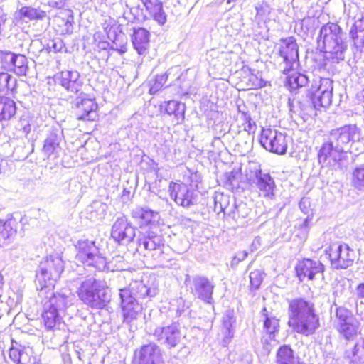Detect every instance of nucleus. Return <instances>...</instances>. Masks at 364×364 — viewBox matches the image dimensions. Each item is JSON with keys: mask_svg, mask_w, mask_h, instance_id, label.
<instances>
[{"mask_svg": "<svg viewBox=\"0 0 364 364\" xmlns=\"http://www.w3.org/2000/svg\"><path fill=\"white\" fill-rule=\"evenodd\" d=\"M16 104L9 97L0 96V122L12 119L16 113Z\"/></svg>", "mask_w": 364, "mask_h": 364, "instance_id": "72a5a7b5", "label": "nucleus"}, {"mask_svg": "<svg viewBox=\"0 0 364 364\" xmlns=\"http://www.w3.org/2000/svg\"><path fill=\"white\" fill-rule=\"evenodd\" d=\"M355 311L357 314L359 315L364 321V302L361 301L360 305L356 303Z\"/></svg>", "mask_w": 364, "mask_h": 364, "instance_id": "bf43d9fd", "label": "nucleus"}, {"mask_svg": "<svg viewBox=\"0 0 364 364\" xmlns=\"http://www.w3.org/2000/svg\"><path fill=\"white\" fill-rule=\"evenodd\" d=\"M20 18L23 20H42L46 17V12L31 6H23L19 11Z\"/></svg>", "mask_w": 364, "mask_h": 364, "instance_id": "a19ab883", "label": "nucleus"}, {"mask_svg": "<svg viewBox=\"0 0 364 364\" xmlns=\"http://www.w3.org/2000/svg\"><path fill=\"white\" fill-rule=\"evenodd\" d=\"M177 307L176 309L177 316H181L185 310L188 307L186 304L185 301L182 298H178L176 300Z\"/></svg>", "mask_w": 364, "mask_h": 364, "instance_id": "864d4df0", "label": "nucleus"}, {"mask_svg": "<svg viewBox=\"0 0 364 364\" xmlns=\"http://www.w3.org/2000/svg\"><path fill=\"white\" fill-rule=\"evenodd\" d=\"M80 75L77 70H63L57 76L58 82L68 91L77 93L82 86Z\"/></svg>", "mask_w": 364, "mask_h": 364, "instance_id": "bb28decb", "label": "nucleus"}, {"mask_svg": "<svg viewBox=\"0 0 364 364\" xmlns=\"http://www.w3.org/2000/svg\"><path fill=\"white\" fill-rule=\"evenodd\" d=\"M215 207L214 210L217 211L218 205H220V212L224 213L227 216V212L230 210V197L228 195L218 194L214 198Z\"/></svg>", "mask_w": 364, "mask_h": 364, "instance_id": "37998d69", "label": "nucleus"}, {"mask_svg": "<svg viewBox=\"0 0 364 364\" xmlns=\"http://www.w3.org/2000/svg\"><path fill=\"white\" fill-rule=\"evenodd\" d=\"M251 81H253V85L257 87H263L266 85V82L260 78L259 79L257 76L252 75L250 78Z\"/></svg>", "mask_w": 364, "mask_h": 364, "instance_id": "13d9d810", "label": "nucleus"}, {"mask_svg": "<svg viewBox=\"0 0 364 364\" xmlns=\"http://www.w3.org/2000/svg\"><path fill=\"white\" fill-rule=\"evenodd\" d=\"M3 284V278L0 275V284Z\"/></svg>", "mask_w": 364, "mask_h": 364, "instance_id": "69168bd1", "label": "nucleus"}, {"mask_svg": "<svg viewBox=\"0 0 364 364\" xmlns=\"http://www.w3.org/2000/svg\"><path fill=\"white\" fill-rule=\"evenodd\" d=\"M278 52L286 65L284 73L287 74V73L294 69V65L299 60V48L295 38L294 37L282 38Z\"/></svg>", "mask_w": 364, "mask_h": 364, "instance_id": "dca6fc26", "label": "nucleus"}, {"mask_svg": "<svg viewBox=\"0 0 364 364\" xmlns=\"http://www.w3.org/2000/svg\"><path fill=\"white\" fill-rule=\"evenodd\" d=\"M309 200L308 198H301V201L299 202V208L300 209L305 213H306L307 211V207L309 205Z\"/></svg>", "mask_w": 364, "mask_h": 364, "instance_id": "052dcab7", "label": "nucleus"}, {"mask_svg": "<svg viewBox=\"0 0 364 364\" xmlns=\"http://www.w3.org/2000/svg\"><path fill=\"white\" fill-rule=\"evenodd\" d=\"M167 80L168 74L166 73L156 75L154 84L150 87L149 92L151 95L157 93L163 87Z\"/></svg>", "mask_w": 364, "mask_h": 364, "instance_id": "09e8293b", "label": "nucleus"}, {"mask_svg": "<svg viewBox=\"0 0 364 364\" xmlns=\"http://www.w3.org/2000/svg\"><path fill=\"white\" fill-rule=\"evenodd\" d=\"M311 82L309 75L296 72L287 77L286 83L291 92L296 93L300 89L309 87Z\"/></svg>", "mask_w": 364, "mask_h": 364, "instance_id": "2f4dec72", "label": "nucleus"}, {"mask_svg": "<svg viewBox=\"0 0 364 364\" xmlns=\"http://www.w3.org/2000/svg\"><path fill=\"white\" fill-rule=\"evenodd\" d=\"M243 120L247 124V126L245 127V129L248 132H252L253 129V127L255 126V123L252 120L250 114H246Z\"/></svg>", "mask_w": 364, "mask_h": 364, "instance_id": "6e6d98bb", "label": "nucleus"}, {"mask_svg": "<svg viewBox=\"0 0 364 364\" xmlns=\"http://www.w3.org/2000/svg\"><path fill=\"white\" fill-rule=\"evenodd\" d=\"M18 223L12 215L7 216L1 228H0V235L5 240H9L16 235Z\"/></svg>", "mask_w": 364, "mask_h": 364, "instance_id": "58836bf2", "label": "nucleus"}, {"mask_svg": "<svg viewBox=\"0 0 364 364\" xmlns=\"http://www.w3.org/2000/svg\"><path fill=\"white\" fill-rule=\"evenodd\" d=\"M252 183L259 190L260 194L264 197L273 199L275 196V183L269 173H263L261 169H257L254 178H250Z\"/></svg>", "mask_w": 364, "mask_h": 364, "instance_id": "b1692460", "label": "nucleus"}, {"mask_svg": "<svg viewBox=\"0 0 364 364\" xmlns=\"http://www.w3.org/2000/svg\"><path fill=\"white\" fill-rule=\"evenodd\" d=\"M77 293L80 299L92 309H102L110 301L106 283L94 277H87L81 281Z\"/></svg>", "mask_w": 364, "mask_h": 364, "instance_id": "39448f33", "label": "nucleus"}, {"mask_svg": "<svg viewBox=\"0 0 364 364\" xmlns=\"http://www.w3.org/2000/svg\"><path fill=\"white\" fill-rule=\"evenodd\" d=\"M237 109H238V112L241 114L242 117V119H245V116L246 114H250L248 113V112H247V111L245 110V105H243V106L242 107L241 105H237Z\"/></svg>", "mask_w": 364, "mask_h": 364, "instance_id": "0e129e2a", "label": "nucleus"}, {"mask_svg": "<svg viewBox=\"0 0 364 364\" xmlns=\"http://www.w3.org/2000/svg\"><path fill=\"white\" fill-rule=\"evenodd\" d=\"M296 274L301 282L306 279L314 280L323 278L324 265L319 260L304 259L296 267Z\"/></svg>", "mask_w": 364, "mask_h": 364, "instance_id": "a211bd4d", "label": "nucleus"}, {"mask_svg": "<svg viewBox=\"0 0 364 364\" xmlns=\"http://www.w3.org/2000/svg\"><path fill=\"white\" fill-rule=\"evenodd\" d=\"M237 0H228V3L230 4L231 2H235Z\"/></svg>", "mask_w": 364, "mask_h": 364, "instance_id": "338daca9", "label": "nucleus"}, {"mask_svg": "<svg viewBox=\"0 0 364 364\" xmlns=\"http://www.w3.org/2000/svg\"><path fill=\"white\" fill-rule=\"evenodd\" d=\"M119 38L120 36L115 37L114 40L113 41L112 48L119 51L120 53H124L127 51L126 43H122L119 44L118 41H119Z\"/></svg>", "mask_w": 364, "mask_h": 364, "instance_id": "5fc2aeb1", "label": "nucleus"}, {"mask_svg": "<svg viewBox=\"0 0 364 364\" xmlns=\"http://www.w3.org/2000/svg\"><path fill=\"white\" fill-rule=\"evenodd\" d=\"M158 293L159 289L156 285H146L143 281H134L127 287L119 289V305L124 322L130 324L141 314L142 306L139 299H151Z\"/></svg>", "mask_w": 364, "mask_h": 364, "instance_id": "f03ea898", "label": "nucleus"}, {"mask_svg": "<svg viewBox=\"0 0 364 364\" xmlns=\"http://www.w3.org/2000/svg\"><path fill=\"white\" fill-rule=\"evenodd\" d=\"M132 42L139 55H143L149 43V32L144 28H134L132 35Z\"/></svg>", "mask_w": 364, "mask_h": 364, "instance_id": "c85d7f7f", "label": "nucleus"}, {"mask_svg": "<svg viewBox=\"0 0 364 364\" xmlns=\"http://www.w3.org/2000/svg\"><path fill=\"white\" fill-rule=\"evenodd\" d=\"M222 333L223 335V338L222 341V345L223 346H226L230 341H231L232 338L233 337L234 332L232 329H222Z\"/></svg>", "mask_w": 364, "mask_h": 364, "instance_id": "603ef678", "label": "nucleus"}, {"mask_svg": "<svg viewBox=\"0 0 364 364\" xmlns=\"http://www.w3.org/2000/svg\"><path fill=\"white\" fill-rule=\"evenodd\" d=\"M60 313L54 310L53 308L48 309L43 304V311L42 314L43 323L47 330L59 329L61 325L62 318Z\"/></svg>", "mask_w": 364, "mask_h": 364, "instance_id": "473e14b6", "label": "nucleus"}, {"mask_svg": "<svg viewBox=\"0 0 364 364\" xmlns=\"http://www.w3.org/2000/svg\"><path fill=\"white\" fill-rule=\"evenodd\" d=\"M333 81L329 78L316 77L312 79L311 86L307 89L309 98V108L313 111L326 107L331 104Z\"/></svg>", "mask_w": 364, "mask_h": 364, "instance_id": "0eeeda50", "label": "nucleus"}, {"mask_svg": "<svg viewBox=\"0 0 364 364\" xmlns=\"http://www.w3.org/2000/svg\"><path fill=\"white\" fill-rule=\"evenodd\" d=\"M52 289H46V291H44L43 294H41V295L44 294H48L47 297L49 299L44 303L46 308L48 309L53 308L54 310L63 314L67 308L73 305L74 296L68 289H64L60 292L55 294Z\"/></svg>", "mask_w": 364, "mask_h": 364, "instance_id": "f3484780", "label": "nucleus"}, {"mask_svg": "<svg viewBox=\"0 0 364 364\" xmlns=\"http://www.w3.org/2000/svg\"><path fill=\"white\" fill-rule=\"evenodd\" d=\"M277 364H304L289 345L281 346L277 352Z\"/></svg>", "mask_w": 364, "mask_h": 364, "instance_id": "7c9ffc66", "label": "nucleus"}, {"mask_svg": "<svg viewBox=\"0 0 364 364\" xmlns=\"http://www.w3.org/2000/svg\"><path fill=\"white\" fill-rule=\"evenodd\" d=\"M235 322L232 311H227L222 319V329H232V324Z\"/></svg>", "mask_w": 364, "mask_h": 364, "instance_id": "8fccbe9b", "label": "nucleus"}, {"mask_svg": "<svg viewBox=\"0 0 364 364\" xmlns=\"http://www.w3.org/2000/svg\"><path fill=\"white\" fill-rule=\"evenodd\" d=\"M146 11L159 24L164 25L167 21V16L163 9L162 3L159 0H141Z\"/></svg>", "mask_w": 364, "mask_h": 364, "instance_id": "c756f323", "label": "nucleus"}, {"mask_svg": "<svg viewBox=\"0 0 364 364\" xmlns=\"http://www.w3.org/2000/svg\"><path fill=\"white\" fill-rule=\"evenodd\" d=\"M63 137V131L58 127L51 128L44 140L42 149L43 153L48 158L58 154L60 147V143Z\"/></svg>", "mask_w": 364, "mask_h": 364, "instance_id": "393cba45", "label": "nucleus"}, {"mask_svg": "<svg viewBox=\"0 0 364 364\" xmlns=\"http://www.w3.org/2000/svg\"><path fill=\"white\" fill-rule=\"evenodd\" d=\"M213 283L205 277L198 276L193 279L192 292L207 304H213Z\"/></svg>", "mask_w": 364, "mask_h": 364, "instance_id": "5701e85b", "label": "nucleus"}, {"mask_svg": "<svg viewBox=\"0 0 364 364\" xmlns=\"http://www.w3.org/2000/svg\"><path fill=\"white\" fill-rule=\"evenodd\" d=\"M146 328L148 333L153 335L160 343L167 345L170 348L176 346L181 341V333L176 323L164 327Z\"/></svg>", "mask_w": 364, "mask_h": 364, "instance_id": "ddd939ff", "label": "nucleus"}, {"mask_svg": "<svg viewBox=\"0 0 364 364\" xmlns=\"http://www.w3.org/2000/svg\"><path fill=\"white\" fill-rule=\"evenodd\" d=\"M65 263L61 256L56 253L50 255L39 265V271L36 274L37 285L41 287L40 294L46 289L53 288L55 283L64 270Z\"/></svg>", "mask_w": 364, "mask_h": 364, "instance_id": "423d86ee", "label": "nucleus"}, {"mask_svg": "<svg viewBox=\"0 0 364 364\" xmlns=\"http://www.w3.org/2000/svg\"><path fill=\"white\" fill-rule=\"evenodd\" d=\"M137 364H162V355L159 346L154 343L143 345L135 352Z\"/></svg>", "mask_w": 364, "mask_h": 364, "instance_id": "412c9836", "label": "nucleus"}, {"mask_svg": "<svg viewBox=\"0 0 364 364\" xmlns=\"http://www.w3.org/2000/svg\"><path fill=\"white\" fill-rule=\"evenodd\" d=\"M357 299H364V282L360 283L355 289Z\"/></svg>", "mask_w": 364, "mask_h": 364, "instance_id": "4d7b16f0", "label": "nucleus"}, {"mask_svg": "<svg viewBox=\"0 0 364 364\" xmlns=\"http://www.w3.org/2000/svg\"><path fill=\"white\" fill-rule=\"evenodd\" d=\"M260 319L263 321V328L267 333L271 335L278 331L279 319L272 313H269L265 307L261 311Z\"/></svg>", "mask_w": 364, "mask_h": 364, "instance_id": "e433bc0d", "label": "nucleus"}, {"mask_svg": "<svg viewBox=\"0 0 364 364\" xmlns=\"http://www.w3.org/2000/svg\"><path fill=\"white\" fill-rule=\"evenodd\" d=\"M169 191L171 198L180 206L188 208L196 203L197 193L185 183L171 182Z\"/></svg>", "mask_w": 364, "mask_h": 364, "instance_id": "4468645a", "label": "nucleus"}, {"mask_svg": "<svg viewBox=\"0 0 364 364\" xmlns=\"http://www.w3.org/2000/svg\"><path fill=\"white\" fill-rule=\"evenodd\" d=\"M165 111L168 115H174L176 124H181L184 120L186 105L175 100L165 102Z\"/></svg>", "mask_w": 364, "mask_h": 364, "instance_id": "c9c22d12", "label": "nucleus"}, {"mask_svg": "<svg viewBox=\"0 0 364 364\" xmlns=\"http://www.w3.org/2000/svg\"><path fill=\"white\" fill-rule=\"evenodd\" d=\"M352 182L358 190H364V164H360L354 169Z\"/></svg>", "mask_w": 364, "mask_h": 364, "instance_id": "c03bdc74", "label": "nucleus"}, {"mask_svg": "<svg viewBox=\"0 0 364 364\" xmlns=\"http://www.w3.org/2000/svg\"><path fill=\"white\" fill-rule=\"evenodd\" d=\"M68 16L66 19L59 16L56 18V21L59 23V24H62V33L70 34L73 33V16L72 15L71 11H68Z\"/></svg>", "mask_w": 364, "mask_h": 364, "instance_id": "a18cd8bd", "label": "nucleus"}, {"mask_svg": "<svg viewBox=\"0 0 364 364\" xmlns=\"http://www.w3.org/2000/svg\"><path fill=\"white\" fill-rule=\"evenodd\" d=\"M76 259L87 267L95 270L98 264L99 259L102 257L100 247L95 241L87 239L80 240L75 245Z\"/></svg>", "mask_w": 364, "mask_h": 364, "instance_id": "9d476101", "label": "nucleus"}, {"mask_svg": "<svg viewBox=\"0 0 364 364\" xmlns=\"http://www.w3.org/2000/svg\"><path fill=\"white\" fill-rule=\"evenodd\" d=\"M264 279V272L256 269L250 274V282L251 289L257 290L259 288Z\"/></svg>", "mask_w": 364, "mask_h": 364, "instance_id": "de8ad7c7", "label": "nucleus"}, {"mask_svg": "<svg viewBox=\"0 0 364 364\" xmlns=\"http://www.w3.org/2000/svg\"><path fill=\"white\" fill-rule=\"evenodd\" d=\"M261 145L267 151L284 154L287 149V140L285 134L272 128H263L259 139Z\"/></svg>", "mask_w": 364, "mask_h": 364, "instance_id": "9b49d317", "label": "nucleus"}, {"mask_svg": "<svg viewBox=\"0 0 364 364\" xmlns=\"http://www.w3.org/2000/svg\"><path fill=\"white\" fill-rule=\"evenodd\" d=\"M131 215L141 228L148 226V229L157 228L156 223L160 218L159 212L152 210L147 206L136 207L132 210Z\"/></svg>", "mask_w": 364, "mask_h": 364, "instance_id": "4be33fe9", "label": "nucleus"}, {"mask_svg": "<svg viewBox=\"0 0 364 364\" xmlns=\"http://www.w3.org/2000/svg\"><path fill=\"white\" fill-rule=\"evenodd\" d=\"M336 328L344 339L353 340L360 332V323L353 312L343 306L336 309Z\"/></svg>", "mask_w": 364, "mask_h": 364, "instance_id": "6e6552de", "label": "nucleus"}, {"mask_svg": "<svg viewBox=\"0 0 364 364\" xmlns=\"http://www.w3.org/2000/svg\"><path fill=\"white\" fill-rule=\"evenodd\" d=\"M46 50L48 53H62L66 50L65 46L63 40L60 38H53L50 40L46 45Z\"/></svg>", "mask_w": 364, "mask_h": 364, "instance_id": "49530a36", "label": "nucleus"}, {"mask_svg": "<svg viewBox=\"0 0 364 364\" xmlns=\"http://www.w3.org/2000/svg\"><path fill=\"white\" fill-rule=\"evenodd\" d=\"M165 240L161 234L159 228L147 229L141 233L138 238L139 247H143L146 250L153 251L159 250L163 253Z\"/></svg>", "mask_w": 364, "mask_h": 364, "instance_id": "6ab92c4d", "label": "nucleus"}, {"mask_svg": "<svg viewBox=\"0 0 364 364\" xmlns=\"http://www.w3.org/2000/svg\"><path fill=\"white\" fill-rule=\"evenodd\" d=\"M17 80L8 73H0V92L10 90L16 92Z\"/></svg>", "mask_w": 364, "mask_h": 364, "instance_id": "79ce46f5", "label": "nucleus"}, {"mask_svg": "<svg viewBox=\"0 0 364 364\" xmlns=\"http://www.w3.org/2000/svg\"><path fill=\"white\" fill-rule=\"evenodd\" d=\"M288 325L293 331L305 336L313 335L320 327L319 317L314 304L304 298L289 301Z\"/></svg>", "mask_w": 364, "mask_h": 364, "instance_id": "7ed1b4c3", "label": "nucleus"}, {"mask_svg": "<svg viewBox=\"0 0 364 364\" xmlns=\"http://www.w3.org/2000/svg\"><path fill=\"white\" fill-rule=\"evenodd\" d=\"M328 254L331 265L336 269H346L355 259V251L347 244L335 242L326 250Z\"/></svg>", "mask_w": 364, "mask_h": 364, "instance_id": "1a4fd4ad", "label": "nucleus"}, {"mask_svg": "<svg viewBox=\"0 0 364 364\" xmlns=\"http://www.w3.org/2000/svg\"><path fill=\"white\" fill-rule=\"evenodd\" d=\"M65 4V0H60L59 1H52L50 2V6L55 8L60 9Z\"/></svg>", "mask_w": 364, "mask_h": 364, "instance_id": "e2e57ef3", "label": "nucleus"}, {"mask_svg": "<svg viewBox=\"0 0 364 364\" xmlns=\"http://www.w3.org/2000/svg\"><path fill=\"white\" fill-rule=\"evenodd\" d=\"M135 228L125 215L117 218L111 231L112 237L121 245H128L135 237Z\"/></svg>", "mask_w": 364, "mask_h": 364, "instance_id": "2eb2a0df", "label": "nucleus"}, {"mask_svg": "<svg viewBox=\"0 0 364 364\" xmlns=\"http://www.w3.org/2000/svg\"><path fill=\"white\" fill-rule=\"evenodd\" d=\"M247 255L248 253L246 251H240L237 252L235 257L232 258V261L230 262V267L232 268H235L240 262L246 259Z\"/></svg>", "mask_w": 364, "mask_h": 364, "instance_id": "3c124183", "label": "nucleus"}, {"mask_svg": "<svg viewBox=\"0 0 364 364\" xmlns=\"http://www.w3.org/2000/svg\"><path fill=\"white\" fill-rule=\"evenodd\" d=\"M217 211L220 212V205H218V210H217Z\"/></svg>", "mask_w": 364, "mask_h": 364, "instance_id": "774afa93", "label": "nucleus"}, {"mask_svg": "<svg viewBox=\"0 0 364 364\" xmlns=\"http://www.w3.org/2000/svg\"><path fill=\"white\" fill-rule=\"evenodd\" d=\"M363 139V133L355 124L346 125L333 129L328 140L324 142L318 154V163L332 168L340 167L344 154L350 150L351 142Z\"/></svg>", "mask_w": 364, "mask_h": 364, "instance_id": "f257e3e1", "label": "nucleus"}, {"mask_svg": "<svg viewBox=\"0 0 364 364\" xmlns=\"http://www.w3.org/2000/svg\"><path fill=\"white\" fill-rule=\"evenodd\" d=\"M127 264L124 257L119 255H115L109 260L102 255L101 258L99 259L95 270L105 272L123 271L127 269Z\"/></svg>", "mask_w": 364, "mask_h": 364, "instance_id": "cd10ccee", "label": "nucleus"}, {"mask_svg": "<svg viewBox=\"0 0 364 364\" xmlns=\"http://www.w3.org/2000/svg\"><path fill=\"white\" fill-rule=\"evenodd\" d=\"M350 35L358 50L364 48V16L356 20L350 29Z\"/></svg>", "mask_w": 364, "mask_h": 364, "instance_id": "f704fd0d", "label": "nucleus"}, {"mask_svg": "<svg viewBox=\"0 0 364 364\" xmlns=\"http://www.w3.org/2000/svg\"><path fill=\"white\" fill-rule=\"evenodd\" d=\"M9 357L17 364H40V360L30 347L12 346L9 349Z\"/></svg>", "mask_w": 364, "mask_h": 364, "instance_id": "a878e982", "label": "nucleus"}, {"mask_svg": "<svg viewBox=\"0 0 364 364\" xmlns=\"http://www.w3.org/2000/svg\"><path fill=\"white\" fill-rule=\"evenodd\" d=\"M346 34L337 23H327L323 25L317 38L318 46L328 54V58L337 62L344 60L347 45L345 41Z\"/></svg>", "mask_w": 364, "mask_h": 364, "instance_id": "20e7f679", "label": "nucleus"}, {"mask_svg": "<svg viewBox=\"0 0 364 364\" xmlns=\"http://www.w3.org/2000/svg\"><path fill=\"white\" fill-rule=\"evenodd\" d=\"M346 354L352 363H364V339L357 341L350 350H346Z\"/></svg>", "mask_w": 364, "mask_h": 364, "instance_id": "ea45409f", "label": "nucleus"}, {"mask_svg": "<svg viewBox=\"0 0 364 364\" xmlns=\"http://www.w3.org/2000/svg\"><path fill=\"white\" fill-rule=\"evenodd\" d=\"M97 104L95 100L78 97L75 103L76 119L82 121H94L97 117Z\"/></svg>", "mask_w": 364, "mask_h": 364, "instance_id": "aec40b11", "label": "nucleus"}, {"mask_svg": "<svg viewBox=\"0 0 364 364\" xmlns=\"http://www.w3.org/2000/svg\"><path fill=\"white\" fill-rule=\"evenodd\" d=\"M250 213V208L246 203L234 202L230 210L227 212V218H230L236 222L246 218Z\"/></svg>", "mask_w": 364, "mask_h": 364, "instance_id": "4c0bfd02", "label": "nucleus"}, {"mask_svg": "<svg viewBox=\"0 0 364 364\" xmlns=\"http://www.w3.org/2000/svg\"><path fill=\"white\" fill-rule=\"evenodd\" d=\"M0 66L18 76H26L29 70L26 55L0 50Z\"/></svg>", "mask_w": 364, "mask_h": 364, "instance_id": "f8f14e48", "label": "nucleus"}, {"mask_svg": "<svg viewBox=\"0 0 364 364\" xmlns=\"http://www.w3.org/2000/svg\"><path fill=\"white\" fill-rule=\"evenodd\" d=\"M309 221H310V220L309 219V218H307L304 220L302 225H301L300 228H301V230H302V231L304 232V236H305L306 235V232L309 230Z\"/></svg>", "mask_w": 364, "mask_h": 364, "instance_id": "680f3d73", "label": "nucleus"}]
</instances>
